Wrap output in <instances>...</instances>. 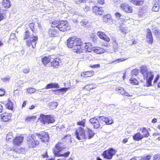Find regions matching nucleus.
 <instances>
[{"instance_id": "obj_50", "label": "nucleus", "mask_w": 160, "mask_h": 160, "mask_svg": "<svg viewBox=\"0 0 160 160\" xmlns=\"http://www.w3.org/2000/svg\"><path fill=\"white\" fill-rule=\"evenodd\" d=\"M88 21L86 19H83L80 22V23L82 25H84L88 23Z\"/></svg>"}, {"instance_id": "obj_15", "label": "nucleus", "mask_w": 160, "mask_h": 160, "mask_svg": "<svg viewBox=\"0 0 160 160\" xmlns=\"http://www.w3.org/2000/svg\"><path fill=\"white\" fill-rule=\"evenodd\" d=\"M97 35L101 39L107 42H109L110 41V39L104 32H97Z\"/></svg>"}, {"instance_id": "obj_44", "label": "nucleus", "mask_w": 160, "mask_h": 160, "mask_svg": "<svg viewBox=\"0 0 160 160\" xmlns=\"http://www.w3.org/2000/svg\"><path fill=\"white\" fill-rule=\"evenodd\" d=\"M98 120L95 117L92 118L89 120V122L92 125H93L96 123V122Z\"/></svg>"}, {"instance_id": "obj_6", "label": "nucleus", "mask_w": 160, "mask_h": 160, "mask_svg": "<svg viewBox=\"0 0 160 160\" xmlns=\"http://www.w3.org/2000/svg\"><path fill=\"white\" fill-rule=\"evenodd\" d=\"M116 152V151L113 148H110L108 150L103 152L102 155L104 158L110 159Z\"/></svg>"}, {"instance_id": "obj_9", "label": "nucleus", "mask_w": 160, "mask_h": 160, "mask_svg": "<svg viewBox=\"0 0 160 160\" xmlns=\"http://www.w3.org/2000/svg\"><path fill=\"white\" fill-rule=\"evenodd\" d=\"M68 28V23L66 21H62L60 22L58 29L61 31L64 32L66 31Z\"/></svg>"}, {"instance_id": "obj_17", "label": "nucleus", "mask_w": 160, "mask_h": 160, "mask_svg": "<svg viewBox=\"0 0 160 160\" xmlns=\"http://www.w3.org/2000/svg\"><path fill=\"white\" fill-rule=\"evenodd\" d=\"M146 37L147 41L150 44H152L153 42V39L151 31L149 29H147Z\"/></svg>"}, {"instance_id": "obj_26", "label": "nucleus", "mask_w": 160, "mask_h": 160, "mask_svg": "<svg viewBox=\"0 0 160 160\" xmlns=\"http://www.w3.org/2000/svg\"><path fill=\"white\" fill-rule=\"evenodd\" d=\"M97 87V86L95 84H91L86 85L83 89L88 91H90L91 90L94 89Z\"/></svg>"}, {"instance_id": "obj_39", "label": "nucleus", "mask_w": 160, "mask_h": 160, "mask_svg": "<svg viewBox=\"0 0 160 160\" xmlns=\"http://www.w3.org/2000/svg\"><path fill=\"white\" fill-rule=\"evenodd\" d=\"M6 106L8 109L12 110L13 109V104L10 101H8L6 104Z\"/></svg>"}, {"instance_id": "obj_61", "label": "nucleus", "mask_w": 160, "mask_h": 160, "mask_svg": "<svg viewBox=\"0 0 160 160\" xmlns=\"http://www.w3.org/2000/svg\"><path fill=\"white\" fill-rule=\"evenodd\" d=\"M87 73H90V72H84L83 73H82L81 74V75L82 76H83L84 77H89V75H87Z\"/></svg>"}, {"instance_id": "obj_14", "label": "nucleus", "mask_w": 160, "mask_h": 160, "mask_svg": "<svg viewBox=\"0 0 160 160\" xmlns=\"http://www.w3.org/2000/svg\"><path fill=\"white\" fill-rule=\"evenodd\" d=\"M92 11L96 15H101L104 12V10L102 9V7H98L96 6L92 7Z\"/></svg>"}, {"instance_id": "obj_36", "label": "nucleus", "mask_w": 160, "mask_h": 160, "mask_svg": "<svg viewBox=\"0 0 160 160\" xmlns=\"http://www.w3.org/2000/svg\"><path fill=\"white\" fill-rule=\"evenodd\" d=\"M59 22L60 21L58 20H54L52 21L51 23V27L54 28L56 27L58 28Z\"/></svg>"}, {"instance_id": "obj_20", "label": "nucleus", "mask_w": 160, "mask_h": 160, "mask_svg": "<svg viewBox=\"0 0 160 160\" xmlns=\"http://www.w3.org/2000/svg\"><path fill=\"white\" fill-rule=\"evenodd\" d=\"M59 88V85L58 83H51L49 84H48L47 86L44 88V89H47L50 88Z\"/></svg>"}, {"instance_id": "obj_62", "label": "nucleus", "mask_w": 160, "mask_h": 160, "mask_svg": "<svg viewBox=\"0 0 160 160\" xmlns=\"http://www.w3.org/2000/svg\"><path fill=\"white\" fill-rule=\"evenodd\" d=\"M91 67L93 68H99L100 67V65L99 64H97L93 65L91 66Z\"/></svg>"}, {"instance_id": "obj_13", "label": "nucleus", "mask_w": 160, "mask_h": 160, "mask_svg": "<svg viewBox=\"0 0 160 160\" xmlns=\"http://www.w3.org/2000/svg\"><path fill=\"white\" fill-rule=\"evenodd\" d=\"M140 71L141 73L143 75V77H147L148 75H151L150 72H148V68L145 66H142L140 68Z\"/></svg>"}, {"instance_id": "obj_43", "label": "nucleus", "mask_w": 160, "mask_h": 160, "mask_svg": "<svg viewBox=\"0 0 160 160\" xmlns=\"http://www.w3.org/2000/svg\"><path fill=\"white\" fill-rule=\"evenodd\" d=\"M36 117L34 116H32L31 117H28L26 119V121H34L36 119Z\"/></svg>"}, {"instance_id": "obj_54", "label": "nucleus", "mask_w": 160, "mask_h": 160, "mask_svg": "<svg viewBox=\"0 0 160 160\" xmlns=\"http://www.w3.org/2000/svg\"><path fill=\"white\" fill-rule=\"evenodd\" d=\"M127 59H124V58H118L116 59V60L114 61L113 62H120L121 61H125V60Z\"/></svg>"}, {"instance_id": "obj_3", "label": "nucleus", "mask_w": 160, "mask_h": 160, "mask_svg": "<svg viewBox=\"0 0 160 160\" xmlns=\"http://www.w3.org/2000/svg\"><path fill=\"white\" fill-rule=\"evenodd\" d=\"M25 33V35L29 37V38L26 41V45L28 47H30L31 45L32 47L33 48H34L36 47L38 39L37 37L32 35L31 37H29L30 32L28 31H26Z\"/></svg>"}, {"instance_id": "obj_52", "label": "nucleus", "mask_w": 160, "mask_h": 160, "mask_svg": "<svg viewBox=\"0 0 160 160\" xmlns=\"http://www.w3.org/2000/svg\"><path fill=\"white\" fill-rule=\"evenodd\" d=\"M160 154H156L153 156V159L154 160H160Z\"/></svg>"}, {"instance_id": "obj_37", "label": "nucleus", "mask_w": 160, "mask_h": 160, "mask_svg": "<svg viewBox=\"0 0 160 160\" xmlns=\"http://www.w3.org/2000/svg\"><path fill=\"white\" fill-rule=\"evenodd\" d=\"M58 104L56 102H52L49 104V108L51 109H54L56 108Z\"/></svg>"}, {"instance_id": "obj_29", "label": "nucleus", "mask_w": 160, "mask_h": 160, "mask_svg": "<svg viewBox=\"0 0 160 160\" xmlns=\"http://www.w3.org/2000/svg\"><path fill=\"white\" fill-rule=\"evenodd\" d=\"M94 52L97 54H100L104 53L105 52V50L102 48L97 47L94 49Z\"/></svg>"}, {"instance_id": "obj_49", "label": "nucleus", "mask_w": 160, "mask_h": 160, "mask_svg": "<svg viewBox=\"0 0 160 160\" xmlns=\"http://www.w3.org/2000/svg\"><path fill=\"white\" fill-rule=\"evenodd\" d=\"M36 91V90L35 88H29L27 90V92L28 93H32L35 92Z\"/></svg>"}, {"instance_id": "obj_21", "label": "nucleus", "mask_w": 160, "mask_h": 160, "mask_svg": "<svg viewBox=\"0 0 160 160\" xmlns=\"http://www.w3.org/2000/svg\"><path fill=\"white\" fill-rule=\"evenodd\" d=\"M11 5V3L9 0H3L2 2V7L6 9L9 8Z\"/></svg>"}, {"instance_id": "obj_64", "label": "nucleus", "mask_w": 160, "mask_h": 160, "mask_svg": "<svg viewBox=\"0 0 160 160\" xmlns=\"http://www.w3.org/2000/svg\"><path fill=\"white\" fill-rule=\"evenodd\" d=\"M90 9V7L88 6H87L85 7V8L84 9V10L85 12H87Z\"/></svg>"}, {"instance_id": "obj_53", "label": "nucleus", "mask_w": 160, "mask_h": 160, "mask_svg": "<svg viewBox=\"0 0 160 160\" xmlns=\"http://www.w3.org/2000/svg\"><path fill=\"white\" fill-rule=\"evenodd\" d=\"M115 15L116 17L118 19H120L121 17L122 16V15L120 13L118 12L115 13Z\"/></svg>"}, {"instance_id": "obj_51", "label": "nucleus", "mask_w": 160, "mask_h": 160, "mask_svg": "<svg viewBox=\"0 0 160 160\" xmlns=\"http://www.w3.org/2000/svg\"><path fill=\"white\" fill-rule=\"evenodd\" d=\"M10 78V77L8 76L5 78H2V80L4 82H7L9 81Z\"/></svg>"}, {"instance_id": "obj_33", "label": "nucleus", "mask_w": 160, "mask_h": 160, "mask_svg": "<svg viewBox=\"0 0 160 160\" xmlns=\"http://www.w3.org/2000/svg\"><path fill=\"white\" fill-rule=\"evenodd\" d=\"M142 135H141L143 137V138L144 137H148L149 136V134L148 130L145 128H143L142 131Z\"/></svg>"}, {"instance_id": "obj_1", "label": "nucleus", "mask_w": 160, "mask_h": 160, "mask_svg": "<svg viewBox=\"0 0 160 160\" xmlns=\"http://www.w3.org/2000/svg\"><path fill=\"white\" fill-rule=\"evenodd\" d=\"M67 44L68 48H73L74 52L80 53L83 52V47H81L82 42L81 39L76 37L69 38L67 40Z\"/></svg>"}, {"instance_id": "obj_19", "label": "nucleus", "mask_w": 160, "mask_h": 160, "mask_svg": "<svg viewBox=\"0 0 160 160\" xmlns=\"http://www.w3.org/2000/svg\"><path fill=\"white\" fill-rule=\"evenodd\" d=\"M48 33L50 37H55L58 35V30L51 28L49 30Z\"/></svg>"}, {"instance_id": "obj_23", "label": "nucleus", "mask_w": 160, "mask_h": 160, "mask_svg": "<svg viewBox=\"0 0 160 160\" xmlns=\"http://www.w3.org/2000/svg\"><path fill=\"white\" fill-rule=\"evenodd\" d=\"M23 138L22 136H18L16 137L13 141V143L16 145H18L22 142Z\"/></svg>"}, {"instance_id": "obj_59", "label": "nucleus", "mask_w": 160, "mask_h": 160, "mask_svg": "<svg viewBox=\"0 0 160 160\" xmlns=\"http://www.w3.org/2000/svg\"><path fill=\"white\" fill-rule=\"evenodd\" d=\"M151 158V156H147L145 158H141L140 160H150Z\"/></svg>"}, {"instance_id": "obj_55", "label": "nucleus", "mask_w": 160, "mask_h": 160, "mask_svg": "<svg viewBox=\"0 0 160 160\" xmlns=\"http://www.w3.org/2000/svg\"><path fill=\"white\" fill-rule=\"evenodd\" d=\"M30 69L28 68H24L23 69V72L25 73H28Z\"/></svg>"}, {"instance_id": "obj_32", "label": "nucleus", "mask_w": 160, "mask_h": 160, "mask_svg": "<svg viewBox=\"0 0 160 160\" xmlns=\"http://www.w3.org/2000/svg\"><path fill=\"white\" fill-rule=\"evenodd\" d=\"M158 1L156 2L152 8V10L154 12L158 11L159 8V5Z\"/></svg>"}, {"instance_id": "obj_40", "label": "nucleus", "mask_w": 160, "mask_h": 160, "mask_svg": "<svg viewBox=\"0 0 160 160\" xmlns=\"http://www.w3.org/2000/svg\"><path fill=\"white\" fill-rule=\"evenodd\" d=\"M139 73V70L138 69H135L132 71L131 74L133 76H136Z\"/></svg>"}, {"instance_id": "obj_11", "label": "nucleus", "mask_w": 160, "mask_h": 160, "mask_svg": "<svg viewBox=\"0 0 160 160\" xmlns=\"http://www.w3.org/2000/svg\"><path fill=\"white\" fill-rule=\"evenodd\" d=\"M121 8L123 11L128 13L132 12V7L126 3L122 4L120 5Z\"/></svg>"}, {"instance_id": "obj_28", "label": "nucleus", "mask_w": 160, "mask_h": 160, "mask_svg": "<svg viewBox=\"0 0 160 160\" xmlns=\"http://www.w3.org/2000/svg\"><path fill=\"white\" fill-rule=\"evenodd\" d=\"M134 140L139 141L143 138V137L140 133H137L135 134L132 137Z\"/></svg>"}, {"instance_id": "obj_63", "label": "nucleus", "mask_w": 160, "mask_h": 160, "mask_svg": "<svg viewBox=\"0 0 160 160\" xmlns=\"http://www.w3.org/2000/svg\"><path fill=\"white\" fill-rule=\"evenodd\" d=\"M98 3L100 4H103L104 3V0H97Z\"/></svg>"}, {"instance_id": "obj_25", "label": "nucleus", "mask_w": 160, "mask_h": 160, "mask_svg": "<svg viewBox=\"0 0 160 160\" xmlns=\"http://www.w3.org/2000/svg\"><path fill=\"white\" fill-rule=\"evenodd\" d=\"M88 135L85 136V138L90 139L92 138L95 134V133L91 129L88 128L87 131Z\"/></svg>"}, {"instance_id": "obj_57", "label": "nucleus", "mask_w": 160, "mask_h": 160, "mask_svg": "<svg viewBox=\"0 0 160 160\" xmlns=\"http://www.w3.org/2000/svg\"><path fill=\"white\" fill-rule=\"evenodd\" d=\"M34 23H29V26L30 28H31L32 31H33V29L34 28Z\"/></svg>"}, {"instance_id": "obj_56", "label": "nucleus", "mask_w": 160, "mask_h": 160, "mask_svg": "<svg viewBox=\"0 0 160 160\" xmlns=\"http://www.w3.org/2000/svg\"><path fill=\"white\" fill-rule=\"evenodd\" d=\"M92 40L94 43H97V42L98 38L96 35H94L92 38Z\"/></svg>"}, {"instance_id": "obj_24", "label": "nucleus", "mask_w": 160, "mask_h": 160, "mask_svg": "<svg viewBox=\"0 0 160 160\" xmlns=\"http://www.w3.org/2000/svg\"><path fill=\"white\" fill-rule=\"evenodd\" d=\"M103 22L105 23L110 22L112 21V17L110 14H107L103 16L102 18Z\"/></svg>"}, {"instance_id": "obj_47", "label": "nucleus", "mask_w": 160, "mask_h": 160, "mask_svg": "<svg viewBox=\"0 0 160 160\" xmlns=\"http://www.w3.org/2000/svg\"><path fill=\"white\" fill-rule=\"evenodd\" d=\"M12 132H10L7 134L6 138V140H9L10 139H12Z\"/></svg>"}, {"instance_id": "obj_7", "label": "nucleus", "mask_w": 160, "mask_h": 160, "mask_svg": "<svg viewBox=\"0 0 160 160\" xmlns=\"http://www.w3.org/2000/svg\"><path fill=\"white\" fill-rule=\"evenodd\" d=\"M35 135L37 136L42 140L44 142H48L49 136L48 132H41L40 133H36Z\"/></svg>"}, {"instance_id": "obj_48", "label": "nucleus", "mask_w": 160, "mask_h": 160, "mask_svg": "<svg viewBox=\"0 0 160 160\" xmlns=\"http://www.w3.org/2000/svg\"><path fill=\"white\" fill-rule=\"evenodd\" d=\"M43 153L42 155L41 156L43 158H48V153L47 152L46 150H43Z\"/></svg>"}, {"instance_id": "obj_41", "label": "nucleus", "mask_w": 160, "mask_h": 160, "mask_svg": "<svg viewBox=\"0 0 160 160\" xmlns=\"http://www.w3.org/2000/svg\"><path fill=\"white\" fill-rule=\"evenodd\" d=\"M85 119H84L82 121L78 122H77V124L78 125L81 126L83 127H84L85 124Z\"/></svg>"}, {"instance_id": "obj_8", "label": "nucleus", "mask_w": 160, "mask_h": 160, "mask_svg": "<svg viewBox=\"0 0 160 160\" xmlns=\"http://www.w3.org/2000/svg\"><path fill=\"white\" fill-rule=\"evenodd\" d=\"M77 138L79 140L85 138V132L82 128H78L76 131Z\"/></svg>"}, {"instance_id": "obj_35", "label": "nucleus", "mask_w": 160, "mask_h": 160, "mask_svg": "<svg viewBox=\"0 0 160 160\" xmlns=\"http://www.w3.org/2000/svg\"><path fill=\"white\" fill-rule=\"evenodd\" d=\"M42 61L43 64L46 65L50 61V60L49 57H45L42 58Z\"/></svg>"}, {"instance_id": "obj_27", "label": "nucleus", "mask_w": 160, "mask_h": 160, "mask_svg": "<svg viewBox=\"0 0 160 160\" xmlns=\"http://www.w3.org/2000/svg\"><path fill=\"white\" fill-rule=\"evenodd\" d=\"M68 90V88H63L61 89L55 90L56 92L55 94H62Z\"/></svg>"}, {"instance_id": "obj_60", "label": "nucleus", "mask_w": 160, "mask_h": 160, "mask_svg": "<svg viewBox=\"0 0 160 160\" xmlns=\"http://www.w3.org/2000/svg\"><path fill=\"white\" fill-rule=\"evenodd\" d=\"M60 130L62 131H66V132L68 131V130L65 129V126L64 125H62L60 127Z\"/></svg>"}, {"instance_id": "obj_58", "label": "nucleus", "mask_w": 160, "mask_h": 160, "mask_svg": "<svg viewBox=\"0 0 160 160\" xmlns=\"http://www.w3.org/2000/svg\"><path fill=\"white\" fill-rule=\"evenodd\" d=\"M5 93V91L3 89H0V96H3Z\"/></svg>"}, {"instance_id": "obj_46", "label": "nucleus", "mask_w": 160, "mask_h": 160, "mask_svg": "<svg viewBox=\"0 0 160 160\" xmlns=\"http://www.w3.org/2000/svg\"><path fill=\"white\" fill-rule=\"evenodd\" d=\"M99 120H98L97 122L96 121V123H95V124L93 125V128L95 129L98 128L100 126Z\"/></svg>"}, {"instance_id": "obj_22", "label": "nucleus", "mask_w": 160, "mask_h": 160, "mask_svg": "<svg viewBox=\"0 0 160 160\" xmlns=\"http://www.w3.org/2000/svg\"><path fill=\"white\" fill-rule=\"evenodd\" d=\"M59 60L57 58L55 59L51 62V65L54 68H58L59 66Z\"/></svg>"}, {"instance_id": "obj_4", "label": "nucleus", "mask_w": 160, "mask_h": 160, "mask_svg": "<svg viewBox=\"0 0 160 160\" xmlns=\"http://www.w3.org/2000/svg\"><path fill=\"white\" fill-rule=\"evenodd\" d=\"M27 143L29 148L36 147L39 144V142L36 139L35 134H32L31 137H28L27 139Z\"/></svg>"}, {"instance_id": "obj_42", "label": "nucleus", "mask_w": 160, "mask_h": 160, "mask_svg": "<svg viewBox=\"0 0 160 160\" xmlns=\"http://www.w3.org/2000/svg\"><path fill=\"white\" fill-rule=\"evenodd\" d=\"M130 81H131V83L134 85H137L138 83V81L134 78H131Z\"/></svg>"}, {"instance_id": "obj_18", "label": "nucleus", "mask_w": 160, "mask_h": 160, "mask_svg": "<svg viewBox=\"0 0 160 160\" xmlns=\"http://www.w3.org/2000/svg\"><path fill=\"white\" fill-rule=\"evenodd\" d=\"M8 113H3L1 115V120L4 122H7L11 119V114L9 113L8 115Z\"/></svg>"}, {"instance_id": "obj_38", "label": "nucleus", "mask_w": 160, "mask_h": 160, "mask_svg": "<svg viewBox=\"0 0 160 160\" xmlns=\"http://www.w3.org/2000/svg\"><path fill=\"white\" fill-rule=\"evenodd\" d=\"M63 140H65L66 142H71V135L70 134H67L64 136V138H62Z\"/></svg>"}, {"instance_id": "obj_5", "label": "nucleus", "mask_w": 160, "mask_h": 160, "mask_svg": "<svg viewBox=\"0 0 160 160\" xmlns=\"http://www.w3.org/2000/svg\"><path fill=\"white\" fill-rule=\"evenodd\" d=\"M39 119L40 120L41 122L43 124H45L46 123H52L55 122L54 117L52 115L41 114Z\"/></svg>"}, {"instance_id": "obj_12", "label": "nucleus", "mask_w": 160, "mask_h": 160, "mask_svg": "<svg viewBox=\"0 0 160 160\" xmlns=\"http://www.w3.org/2000/svg\"><path fill=\"white\" fill-rule=\"evenodd\" d=\"M148 72H150L151 75L148 74L147 77H143L144 80H146L147 83V86H152V82L153 78L154 75L153 72L151 71H148Z\"/></svg>"}, {"instance_id": "obj_31", "label": "nucleus", "mask_w": 160, "mask_h": 160, "mask_svg": "<svg viewBox=\"0 0 160 160\" xmlns=\"http://www.w3.org/2000/svg\"><path fill=\"white\" fill-rule=\"evenodd\" d=\"M119 90H120V93L122 95H124L125 96H127V97H130L132 96V95H130L128 92H126L124 89L120 88H119Z\"/></svg>"}, {"instance_id": "obj_2", "label": "nucleus", "mask_w": 160, "mask_h": 160, "mask_svg": "<svg viewBox=\"0 0 160 160\" xmlns=\"http://www.w3.org/2000/svg\"><path fill=\"white\" fill-rule=\"evenodd\" d=\"M63 144L60 142H58L56 144L54 149V152L55 156L59 157H67L69 155L70 152L68 151L64 153L62 152L63 149Z\"/></svg>"}, {"instance_id": "obj_16", "label": "nucleus", "mask_w": 160, "mask_h": 160, "mask_svg": "<svg viewBox=\"0 0 160 160\" xmlns=\"http://www.w3.org/2000/svg\"><path fill=\"white\" fill-rule=\"evenodd\" d=\"M83 47V51L84 50L86 52H90L92 50V46L91 45V43L89 42L86 43L83 45H81V47Z\"/></svg>"}, {"instance_id": "obj_10", "label": "nucleus", "mask_w": 160, "mask_h": 160, "mask_svg": "<svg viewBox=\"0 0 160 160\" xmlns=\"http://www.w3.org/2000/svg\"><path fill=\"white\" fill-rule=\"evenodd\" d=\"M98 119L100 122L102 121L105 123V124L110 125L113 123V120L110 118L104 116H99Z\"/></svg>"}, {"instance_id": "obj_45", "label": "nucleus", "mask_w": 160, "mask_h": 160, "mask_svg": "<svg viewBox=\"0 0 160 160\" xmlns=\"http://www.w3.org/2000/svg\"><path fill=\"white\" fill-rule=\"evenodd\" d=\"M98 120L95 117L92 118L89 120V122L92 125H93L96 123V122Z\"/></svg>"}, {"instance_id": "obj_30", "label": "nucleus", "mask_w": 160, "mask_h": 160, "mask_svg": "<svg viewBox=\"0 0 160 160\" xmlns=\"http://www.w3.org/2000/svg\"><path fill=\"white\" fill-rule=\"evenodd\" d=\"M131 2L135 5L140 6L143 3V0H131Z\"/></svg>"}, {"instance_id": "obj_34", "label": "nucleus", "mask_w": 160, "mask_h": 160, "mask_svg": "<svg viewBox=\"0 0 160 160\" xmlns=\"http://www.w3.org/2000/svg\"><path fill=\"white\" fill-rule=\"evenodd\" d=\"M147 13V11L144 9H140L138 12V15L140 16H144Z\"/></svg>"}]
</instances>
